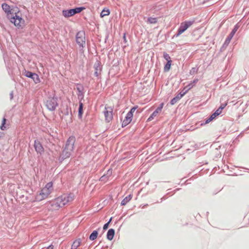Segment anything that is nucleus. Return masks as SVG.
<instances>
[{
    "mask_svg": "<svg viewBox=\"0 0 249 249\" xmlns=\"http://www.w3.org/2000/svg\"><path fill=\"white\" fill-rule=\"evenodd\" d=\"M105 178H106V177L105 176H103L100 178V180L102 181Z\"/></svg>",
    "mask_w": 249,
    "mask_h": 249,
    "instance_id": "58836bf2",
    "label": "nucleus"
},
{
    "mask_svg": "<svg viewBox=\"0 0 249 249\" xmlns=\"http://www.w3.org/2000/svg\"><path fill=\"white\" fill-rule=\"evenodd\" d=\"M98 232L96 231H94L89 236V239L90 240H94L97 237L98 235Z\"/></svg>",
    "mask_w": 249,
    "mask_h": 249,
    "instance_id": "412c9836",
    "label": "nucleus"
},
{
    "mask_svg": "<svg viewBox=\"0 0 249 249\" xmlns=\"http://www.w3.org/2000/svg\"><path fill=\"white\" fill-rule=\"evenodd\" d=\"M81 244V240L80 239H76L73 242L71 249H77Z\"/></svg>",
    "mask_w": 249,
    "mask_h": 249,
    "instance_id": "2eb2a0df",
    "label": "nucleus"
},
{
    "mask_svg": "<svg viewBox=\"0 0 249 249\" xmlns=\"http://www.w3.org/2000/svg\"><path fill=\"white\" fill-rule=\"evenodd\" d=\"M163 105H164V104L163 103H161V104H160V106L157 107V108L156 109L155 111L158 114H159L160 112L161 111V110H162V109L163 108Z\"/></svg>",
    "mask_w": 249,
    "mask_h": 249,
    "instance_id": "bb28decb",
    "label": "nucleus"
},
{
    "mask_svg": "<svg viewBox=\"0 0 249 249\" xmlns=\"http://www.w3.org/2000/svg\"><path fill=\"white\" fill-rule=\"evenodd\" d=\"M123 37H124V40L125 41H126V36H125V34H124Z\"/></svg>",
    "mask_w": 249,
    "mask_h": 249,
    "instance_id": "a19ab883",
    "label": "nucleus"
},
{
    "mask_svg": "<svg viewBox=\"0 0 249 249\" xmlns=\"http://www.w3.org/2000/svg\"><path fill=\"white\" fill-rule=\"evenodd\" d=\"M147 21L150 24H155L157 22V19L155 18L150 17L148 18Z\"/></svg>",
    "mask_w": 249,
    "mask_h": 249,
    "instance_id": "5701e85b",
    "label": "nucleus"
},
{
    "mask_svg": "<svg viewBox=\"0 0 249 249\" xmlns=\"http://www.w3.org/2000/svg\"><path fill=\"white\" fill-rule=\"evenodd\" d=\"M75 142L74 137H70L67 141L64 149L62 152L63 158L66 159L69 158L74 149V145Z\"/></svg>",
    "mask_w": 249,
    "mask_h": 249,
    "instance_id": "f03ea898",
    "label": "nucleus"
},
{
    "mask_svg": "<svg viewBox=\"0 0 249 249\" xmlns=\"http://www.w3.org/2000/svg\"><path fill=\"white\" fill-rule=\"evenodd\" d=\"M84 9H85L84 7H77L74 9L65 10H63L62 15L65 18H69L74 15L75 14L80 13Z\"/></svg>",
    "mask_w": 249,
    "mask_h": 249,
    "instance_id": "39448f33",
    "label": "nucleus"
},
{
    "mask_svg": "<svg viewBox=\"0 0 249 249\" xmlns=\"http://www.w3.org/2000/svg\"><path fill=\"white\" fill-rule=\"evenodd\" d=\"M133 115L131 113H127L125 119L122 122V127H124L132 121Z\"/></svg>",
    "mask_w": 249,
    "mask_h": 249,
    "instance_id": "ddd939ff",
    "label": "nucleus"
},
{
    "mask_svg": "<svg viewBox=\"0 0 249 249\" xmlns=\"http://www.w3.org/2000/svg\"><path fill=\"white\" fill-rule=\"evenodd\" d=\"M179 98L178 97V96H176L175 98H174L173 99H172L170 102V104L172 105H173L174 104H175L176 103H177L179 100Z\"/></svg>",
    "mask_w": 249,
    "mask_h": 249,
    "instance_id": "393cba45",
    "label": "nucleus"
},
{
    "mask_svg": "<svg viewBox=\"0 0 249 249\" xmlns=\"http://www.w3.org/2000/svg\"><path fill=\"white\" fill-rule=\"evenodd\" d=\"M171 64L172 62H170V61H168V62H167V63L165 65L164 67V71L166 72L169 71L171 68Z\"/></svg>",
    "mask_w": 249,
    "mask_h": 249,
    "instance_id": "4be33fe9",
    "label": "nucleus"
},
{
    "mask_svg": "<svg viewBox=\"0 0 249 249\" xmlns=\"http://www.w3.org/2000/svg\"><path fill=\"white\" fill-rule=\"evenodd\" d=\"M227 103H226L225 104H222L220 106V107L219 108H221V110H222L225 107L227 106Z\"/></svg>",
    "mask_w": 249,
    "mask_h": 249,
    "instance_id": "f704fd0d",
    "label": "nucleus"
},
{
    "mask_svg": "<svg viewBox=\"0 0 249 249\" xmlns=\"http://www.w3.org/2000/svg\"><path fill=\"white\" fill-rule=\"evenodd\" d=\"M58 104L57 99L54 97H49L46 102V106L50 110H54Z\"/></svg>",
    "mask_w": 249,
    "mask_h": 249,
    "instance_id": "6e6552de",
    "label": "nucleus"
},
{
    "mask_svg": "<svg viewBox=\"0 0 249 249\" xmlns=\"http://www.w3.org/2000/svg\"><path fill=\"white\" fill-rule=\"evenodd\" d=\"M85 35L83 32H79L76 36V41L80 47H84L86 44Z\"/></svg>",
    "mask_w": 249,
    "mask_h": 249,
    "instance_id": "1a4fd4ad",
    "label": "nucleus"
},
{
    "mask_svg": "<svg viewBox=\"0 0 249 249\" xmlns=\"http://www.w3.org/2000/svg\"><path fill=\"white\" fill-rule=\"evenodd\" d=\"M197 81H198V79H195V80H194L193 81V82L192 83H193V84L195 85V84L197 82Z\"/></svg>",
    "mask_w": 249,
    "mask_h": 249,
    "instance_id": "4c0bfd02",
    "label": "nucleus"
},
{
    "mask_svg": "<svg viewBox=\"0 0 249 249\" xmlns=\"http://www.w3.org/2000/svg\"><path fill=\"white\" fill-rule=\"evenodd\" d=\"M213 116H214L215 117H217L218 115V114L215 112L214 113H213Z\"/></svg>",
    "mask_w": 249,
    "mask_h": 249,
    "instance_id": "ea45409f",
    "label": "nucleus"
},
{
    "mask_svg": "<svg viewBox=\"0 0 249 249\" xmlns=\"http://www.w3.org/2000/svg\"><path fill=\"white\" fill-rule=\"evenodd\" d=\"M74 195L72 193L64 194L58 197L62 206L69 204L74 198Z\"/></svg>",
    "mask_w": 249,
    "mask_h": 249,
    "instance_id": "20e7f679",
    "label": "nucleus"
},
{
    "mask_svg": "<svg viewBox=\"0 0 249 249\" xmlns=\"http://www.w3.org/2000/svg\"><path fill=\"white\" fill-rule=\"evenodd\" d=\"M132 198V196L129 195V196H126L121 202L122 205H126Z\"/></svg>",
    "mask_w": 249,
    "mask_h": 249,
    "instance_id": "a211bd4d",
    "label": "nucleus"
},
{
    "mask_svg": "<svg viewBox=\"0 0 249 249\" xmlns=\"http://www.w3.org/2000/svg\"><path fill=\"white\" fill-rule=\"evenodd\" d=\"M238 29V27L237 26H235L234 28L233 29V30L231 31L229 36L227 37V38L226 40V43H229L231 39L232 38L233 36L234 35L235 33L237 31Z\"/></svg>",
    "mask_w": 249,
    "mask_h": 249,
    "instance_id": "4468645a",
    "label": "nucleus"
},
{
    "mask_svg": "<svg viewBox=\"0 0 249 249\" xmlns=\"http://www.w3.org/2000/svg\"><path fill=\"white\" fill-rule=\"evenodd\" d=\"M53 245L49 246L46 249H53Z\"/></svg>",
    "mask_w": 249,
    "mask_h": 249,
    "instance_id": "e433bc0d",
    "label": "nucleus"
},
{
    "mask_svg": "<svg viewBox=\"0 0 249 249\" xmlns=\"http://www.w3.org/2000/svg\"><path fill=\"white\" fill-rule=\"evenodd\" d=\"M138 108V107L137 106H136V107H133L130 111L129 112H128V113H131V115H133V113L135 112V111L136 110V109Z\"/></svg>",
    "mask_w": 249,
    "mask_h": 249,
    "instance_id": "7c9ffc66",
    "label": "nucleus"
},
{
    "mask_svg": "<svg viewBox=\"0 0 249 249\" xmlns=\"http://www.w3.org/2000/svg\"><path fill=\"white\" fill-rule=\"evenodd\" d=\"M34 147L36 151L41 154L44 152V148L41 144V143L38 141H35L34 142Z\"/></svg>",
    "mask_w": 249,
    "mask_h": 249,
    "instance_id": "f8f14e48",
    "label": "nucleus"
},
{
    "mask_svg": "<svg viewBox=\"0 0 249 249\" xmlns=\"http://www.w3.org/2000/svg\"><path fill=\"white\" fill-rule=\"evenodd\" d=\"M2 8L6 13L7 18L10 21L18 27H21L24 24V20L19 15V12L17 10L12 9L6 3L2 4Z\"/></svg>",
    "mask_w": 249,
    "mask_h": 249,
    "instance_id": "f257e3e1",
    "label": "nucleus"
},
{
    "mask_svg": "<svg viewBox=\"0 0 249 249\" xmlns=\"http://www.w3.org/2000/svg\"><path fill=\"white\" fill-rule=\"evenodd\" d=\"M193 23L194 21H185L181 23L177 34V36H180L184 33L189 27L193 25Z\"/></svg>",
    "mask_w": 249,
    "mask_h": 249,
    "instance_id": "0eeeda50",
    "label": "nucleus"
},
{
    "mask_svg": "<svg viewBox=\"0 0 249 249\" xmlns=\"http://www.w3.org/2000/svg\"><path fill=\"white\" fill-rule=\"evenodd\" d=\"M185 94H186V93H185L184 91H182L177 96L179 98V99H180Z\"/></svg>",
    "mask_w": 249,
    "mask_h": 249,
    "instance_id": "2f4dec72",
    "label": "nucleus"
},
{
    "mask_svg": "<svg viewBox=\"0 0 249 249\" xmlns=\"http://www.w3.org/2000/svg\"><path fill=\"white\" fill-rule=\"evenodd\" d=\"M113 107L106 106L105 110L103 112L105 121L107 123H109L113 119Z\"/></svg>",
    "mask_w": 249,
    "mask_h": 249,
    "instance_id": "423d86ee",
    "label": "nucleus"
},
{
    "mask_svg": "<svg viewBox=\"0 0 249 249\" xmlns=\"http://www.w3.org/2000/svg\"><path fill=\"white\" fill-rule=\"evenodd\" d=\"M50 210L52 211H57L63 207L58 197L51 202Z\"/></svg>",
    "mask_w": 249,
    "mask_h": 249,
    "instance_id": "9d476101",
    "label": "nucleus"
},
{
    "mask_svg": "<svg viewBox=\"0 0 249 249\" xmlns=\"http://www.w3.org/2000/svg\"><path fill=\"white\" fill-rule=\"evenodd\" d=\"M194 85L193 84V83H192L187 85L186 87H188V89H190L194 87Z\"/></svg>",
    "mask_w": 249,
    "mask_h": 249,
    "instance_id": "72a5a7b5",
    "label": "nucleus"
},
{
    "mask_svg": "<svg viewBox=\"0 0 249 249\" xmlns=\"http://www.w3.org/2000/svg\"><path fill=\"white\" fill-rule=\"evenodd\" d=\"M110 14V11L108 9H104L100 14V16L103 18L105 16H108Z\"/></svg>",
    "mask_w": 249,
    "mask_h": 249,
    "instance_id": "aec40b11",
    "label": "nucleus"
},
{
    "mask_svg": "<svg viewBox=\"0 0 249 249\" xmlns=\"http://www.w3.org/2000/svg\"><path fill=\"white\" fill-rule=\"evenodd\" d=\"M215 118L214 116H213V114L206 120V124H208L210 122H211L213 119H214Z\"/></svg>",
    "mask_w": 249,
    "mask_h": 249,
    "instance_id": "c85d7f7f",
    "label": "nucleus"
},
{
    "mask_svg": "<svg viewBox=\"0 0 249 249\" xmlns=\"http://www.w3.org/2000/svg\"><path fill=\"white\" fill-rule=\"evenodd\" d=\"M222 110L221 108H218L215 112L219 115L222 113Z\"/></svg>",
    "mask_w": 249,
    "mask_h": 249,
    "instance_id": "473e14b6",
    "label": "nucleus"
},
{
    "mask_svg": "<svg viewBox=\"0 0 249 249\" xmlns=\"http://www.w3.org/2000/svg\"><path fill=\"white\" fill-rule=\"evenodd\" d=\"M158 113L155 111L151 115V116L148 118L147 119L148 121H152L156 116L158 115Z\"/></svg>",
    "mask_w": 249,
    "mask_h": 249,
    "instance_id": "a878e982",
    "label": "nucleus"
},
{
    "mask_svg": "<svg viewBox=\"0 0 249 249\" xmlns=\"http://www.w3.org/2000/svg\"><path fill=\"white\" fill-rule=\"evenodd\" d=\"M189 90H190L189 89H188V87H185L184 88L183 91H184V92L186 93Z\"/></svg>",
    "mask_w": 249,
    "mask_h": 249,
    "instance_id": "c9c22d12",
    "label": "nucleus"
},
{
    "mask_svg": "<svg viewBox=\"0 0 249 249\" xmlns=\"http://www.w3.org/2000/svg\"><path fill=\"white\" fill-rule=\"evenodd\" d=\"M111 220H112V217H111V218H110V219L109 221L106 224H105L104 225L103 229H104V230H107V229L108 228V225H109V223L111 221Z\"/></svg>",
    "mask_w": 249,
    "mask_h": 249,
    "instance_id": "c756f323",
    "label": "nucleus"
},
{
    "mask_svg": "<svg viewBox=\"0 0 249 249\" xmlns=\"http://www.w3.org/2000/svg\"><path fill=\"white\" fill-rule=\"evenodd\" d=\"M163 57L166 60H167V62H168V61L172 62L169 55L165 52L163 53Z\"/></svg>",
    "mask_w": 249,
    "mask_h": 249,
    "instance_id": "b1692460",
    "label": "nucleus"
},
{
    "mask_svg": "<svg viewBox=\"0 0 249 249\" xmlns=\"http://www.w3.org/2000/svg\"><path fill=\"white\" fill-rule=\"evenodd\" d=\"M94 74L96 77H98L101 74L102 66L99 61H97L94 65Z\"/></svg>",
    "mask_w": 249,
    "mask_h": 249,
    "instance_id": "9b49d317",
    "label": "nucleus"
},
{
    "mask_svg": "<svg viewBox=\"0 0 249 249\" xmlns=\"http://www.w3.org/2000/svg\"><path fill=\"white\" fill-rule=\"evenodd\" d=\"M83 103L81 102H80L79 103V109H78V117L80 118H82V115H83Z\"/></svg>",
    "mask_w": 249,
    "mask_h": 249,
    "instance_id": "6ab92c4d",
    "label": "nucleus"
},
{
    "mask_svg": "<svg viewBox=\"0 0 249 249\" xmlns=\"http://www.w3.org/2000/svg\"><path fill=\"white\" fill-rule=\"evenodd\" d=\"M114 233H115V231L113 229H109L107 233V238L109 240H111L114 237Z\"/></svg>",
    "mask_w": 249,
    "mask_h": 249,
    "instance_id": "dca6fc26",
    "label": "nucleus"
},
{
    "mask_svg": "<svg viewBox=\"0 0 249 249\" xmlns=\"http://www.w3.org/2000/svg\"><path fill=\"white\" fill-rule=\"evenodd\" d=\"M25 75L28 77H30L32 78H34L35 76H36L37 79V81H36V83H37L39 82V79L38 78V76L37 74L35 73H32V72L30 71H27Z\"/></svg>",
    "mask_w": 249,
    "mask_h": 249,
    "instance_id": "f3484780",
    "label": "nucleus"
},
{
    "mask_svg": "<svg viewBox=\"0 0 249 249\" xmlns=\"http://www.w3.org/2000/svg\"><path fill=\"white\" fill-rule=\"evenodd\" d=\"M6 119L5 118H3V120H2V121L1 125L0 126V129L1 130H4L6 128V127L5 126V124L6 123Z\"/></svg>",
    "mask_w": 249,
    "mask_h": 249,
    "instance_id": "cd10ccee",
    "label": "nucleus"
},
{
    "mask_svg": "<svg viewBox=\"0 0 249 249\" xmlns=\"http://www.w3.org/2000/svg\"><path fill=\"white\" fill-rule=\"evenodd\" d=\"M53 190V183L50 182L47 183L41 189L38 196L40 200L44 199L48 197Z\"/></svg>",
    "mask_w": 249,
    "mask_h": 249,
    "instance_id": "7ed1b4c3",
    "label": "nucleus"
}]
</instances>
